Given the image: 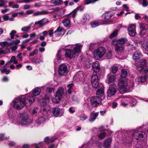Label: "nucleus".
Masks as SVG:
<instances>
[{
    "instance_id": "nucleus-3",
    "label": "nucleus",
    "mask_w": 148,
    "mask_h": 148,
    "mask_svg": "<svg viewBox=\"0 0 148 148\" xmlns=\"http://www.w3.org/2000/svg\"><path fill=\"white\" fill-rule=\"evenodd\" d=\"M119 90L122 94L129 92L130 89L127 85V82L125 79L122 78L119 80L118 83Z\"/></svg>"
},
{
    "instance_id": "nucleus-58",
    "label": "nucleus",
    "mask_w": 148,
    "mask_h": 148,
    "mask_svg": "<svg viewBox=\"0 0 148 148\" xmlns=\"http://www.w3.org/2000/svg\"><path fill=\"white\" fill-rule=\"evenodd\" d=\"M38 53V50L37 49H35L30 54V56H33L34 54H36Z\"/></svg>"
},
{
    "instance_id": "nucleus-30",
    "label": "nucleus",
    "mask_w": 148,
    "mask_h": 148,
    "mask_svg": "<svg viewBox=\"0 0 148 148\" xmlns=\"http://www.w3.org/2000/svg\"><path fill=\"white\" fill-rule=\"evenodd\" d=\"M70 21V18L69 17H67L62 21L64 25L66 27L68 26L69 25Z\"/></svg>"
},
{
    "instance_id": "nucleus-49",
    "label": "nucleus",
    "mask_w": 148,
    "mask_h": 148,
    "mask_svg": "<svg viewBox=\"0 0 148 148\" xmlns=\"http://www.w3.org/2000/svg\"><path fill=\"white\" fill-rule=\"evenodd\" d=\"M143 1L141 3H140V4L142 5L144 7H146L147 5V0H142Z\"/></svg>"
},
{
    "instance_id": "nucleus-34",
    "label": "nucleus",
    "mask_w": 148,
    "mask_h": 148,
    "mask_svg": "<svg viewBox=\"0 0 148 148\" xmlns=\"http://www.w3.org/2000/svg\"><path fill=\"white\" fill-rule=\"evenodd\" d=\"M92 63L91 61L89 60H86L84 62V65L86 67L89 68L90 67V65Z\"/></svg>"
},
{
    "instance_id": "nucleus-25",
    "label": "nucleus",
    "mask_w": 148,
    "mask_h": 148,
    "mask_svg": "<svg viewBox=\"0 0 148 148\" xmlns=\"http://www.w3.org/2000/svg\"><path fill=\"white\" fill-rule=\"evenodd\" d=\"M147 80V77L145 75H143L140 77H138L136 79V81L138 82V84H140L145 82Z\"/></svg>"
},
{
    "instance_id": "nucleus-37",
    "label": "nucleus",
    "mask_w": 148,
    "mask_h": 148,
    "mask_svg": "<svg viewBox=\"0 0 148 148\" xmlns=\"http://www.w3.org/2000/svg\"><path fill=\"white\" fill-rule=\"evenodd\" d=\"M124 47L123 46H117L116 47L115 50L118 52H122L124 50Z\"/></svg>"
},
{
    "instance_id": "nucleus-61",
    "label": "nucleus",
    "mask_w": 148,
    "mask_h": 148,
    "mask_svg": "<svg viewBox=\"0 0 148 148\" xmlns=\"http://www.w3.org/2000/svg\"><path fill=\"white\" fill-rule=\"evenodd\" d=\"M6 139H7V138L5 137L4 134H0V140Z\"/></svg>"
},
{
    "instance_id": "nucleus-12",
    "label": "nucleus",
    "mask_w": 148,
    "mask_h": 148,
    "mask_svg": "<svg viewBox=\"0 0 148 148\" xmlns=\"http://www.w3.org/2000/svg\"><path fill=\"white\" fill-rule=\"evenodd\" d=\"M91 84L93 87L97 88L99 85L97 73L94 72L91 79Z\"/></svg>"
},
{
    "instance_id": "nucleus-40",
    "label": "nucleus",
    "mask_w": 148,
    "mask_h": 148,
    "mask_svg": "<svg viewBox=\"0 0 148 148\" xmlns=\"http://www.w3.org/2000/svg\"><path fill=\"white\" fill-rule=\"evenodd\" d=\"M127 39L126 38H122L119 39L118 40V42L120 44H124L127 42Z\"/></svg>"
},
{
    "instance_id": "nucleus-50",
    "label": "nucleus",
    "mask_w": 148,
    "mask_h": 148,
    "mask_svg": "<svg viewBox=\"0 0 148 148\" xmlns=\"http://www.w3.org/2000/svg\"><path fill=\"white\" fill-rule=\"evenodd\" d=\"M106 134L105 132H103L100 133L98 135V137L101 139H103L105 137Z\"/></svg>"
},
{
    "instance_id": "nucleus-62",
    "label": "nucleus",
    "mask_w": 148,
    "mask_h": 148,
    "mask_svg": "<svg viewBox=\"0 0 148 148\" xmlns=\"http://www.w3.org/2000/svg\"><path fill=\"white\" fill-rule=\"evenodd\" d=\"M77 12L76 10H75L72 12L71 13L72 14V16L75 18Z\"/></svg>"
},
{
    "instance_id": "nucleus-21",
    "label": "nucleus",
    "mask_w": 148,
    "mask_h": 148,
    "mask_svg": "<svg viewBox=\"0 0 148 148\" xmlns=\"http://www.w3.org/2000/svg\"><path fill=\"white\" fill-rule=\"evenodd\" d=\"M92 68L95 72L96 73L97 72H98L100 69L99 63L98 61H96L93 63L92 66Z\"/></svg>"
},
{
    "instance_id": "nucleus-64",
    "label": "nucleus",
    "mask_w": 148,
    "mask_h": 148,
    "mask_svg": "<svg viewBox=\"0 0 148 148\" xmlns=\"http://www.w3.org/2000/svg\"><path fill=\"white\" fill-rule=\"evenodd\" d=\"M49 35L51 37H52L53 36V34L54 33L53 30L51 29L49 30Z\"/></svg>"
},
{
    "instance_id": "nucleus-47",
    "label": "nucleus",
    "mask_w": 148,
    "mask_h": 148,
    "mask_svg": "<svg viewBox=\"0 0 148 148\" xmlns=\"http://www.w3.org/2000/svg\"><path fill=\"white\" fill-rule=\"evenodd\" d=\"M118 70V68L116 66H112L110 69V70L113 73H115Z\"/></svg>"
},
{
    "instance_id": "nucleus-44",
    "label": "nucleus",
    "mask_w": 148,
    "mask_h": 148,
    "mask_svg": "<svg viewBox=\"0 0 148 148\" xmlns=\"http://www.w3.org/2000/svg\"><path fill=\"white\" fill-rule=\"evenodd\" d=\"M79 118L81 121H84L87 119L88 117L87 116L84 114H82L79 116Z\"/></svg>"
},
{
    "instance_id": "nucleus-5",
    "label": "nucleus",
    "mask_w": 148,
    "mask_h": 148,
    "mask_svg": "<svg viewBox=\"0 0 148 148\" xmlns=\"http://www.w3.org/2000/svg\"><path fill=\"white\" fill-rule=\"evenodd\" d=\"M20 121L18 123L22 125H26L31 123V120L29 119L28 114L25 113L20 114Z\"/></svg>"
},
{
    "instance_id": "nucleus-52",
    "label": "nucleus",
    "mask_w": 148,
    "mask_h": 148,
    "mask_svg": "<svg viewBox=\"0 0 148 148\" xmlns=\"http://www.w3.org/2000/svg\"><path fill=\"white\" fill-rule=\"evenodd\" d=\"M37 38L42 40H44L45 39V36H42V34L41 33L38 34Z\"/></svg>"
},
{
    "instance_id": "nucleus-26",
    "label": "nucleus",
    "mask_w": 148,
    "mask_h": 148,
    "mask_svg": "<svg viewBox=\"0 0 148 148\" xmlns=\"http://www.w3.org/2000/svg\"><path fill=\"white\" fill-rule=\"evenodd\" d=\"M60 51V50H59L57 54V58L55 61V64H57L60 62V60L61 58Z\"/></svg>"
},
{
    "instance_id": "nucleus-54",
    "label": "nucleus",
    "mask_w": 148,
    "mask_h": 148,
    "mask_svg": "<svg viewBox=\"0 0 148 148\" xmlns=\"http://www.w3.org/2000/svg\"><path fill=\"white\" fill-rule=\"evenodd\" d=\"M16 33V32L15 30H12L10 33V34L11 36V38L12 39H14V34Z\"/></svg>"
},
{
    "instance_id": "nucleus-28",
    "label": "nucleus",
    "mask_w": 148,
    "mask_h": 148,
    "mask_svg": "<svg viewBox=\"0 0 148 148\" xmlns=\"http://www.w3.org/2000/svg\"><path fill=\"white\" fill-rule=\"evenodd\" d=\"M104 94V88H101L99 89H98L96 92V95L100 97H102Z\"/></svg>"
},
{
    "instance_id": "nucleus-42",
    "label": "nucleus",
    "mask_w": 148,
    "mask_h": 148,
    "mask_svg": "<svg viewBox=\"0 0 148 148\" xmlns=\"http://www.w3.org/2000/svg\"><path fill=\"white\" fill-rule=\"evenodd\" d=\"M118 31L117 30H115L109 36L110 38H112L113 37H116L118 34Z\"/></svg>"
},
{
    "instance_id": "nucleus-27",
    "label": "nucleus",
    "mask_w": 148,
    "mask_h": 148,
    "mask_svg": "<svg viewBox=\"0 0 148 148\" xmlns=\"http://www.w3.org/2000/svg\"><path fill=\"white\" fill-rule=\"evenodd\" d=\"M112 140L111 138H109L106 139L104 143V147L106 148H108L110 147L111 145Z\"/></svg>"
},
{
    "instance_id": "nucleus-55",
    "label": "nucleus",
    "mask_w": 148,
    "mask_h": 148,
    "mask_svg": "<svg viewBox=\"0 0 148 148\" xmlns=\"http://www.w3.org/2000/svg\"><path fill=\"white\" fill-rule=\"evenodd\" d=\"M97 45L95 44L91 43L90 45L89 49L90 50H92L96 47Z\"/></svg>"
},
{
    "instance_id": "nucleus-56",
    "label": "nucleus",
    "mask_w": 148,
    "mask_h": 148,
    "mask_svg": "<svg viewBox=\"0 0 148 148\" xmlns=\"http://www.w3.org/2000/svg\"><path fill=\"white\" fill-rule=\"evenodd\" d=\"M147 30L141 29L140 32V35L141 36H143L146 34Z\"/></svg>"
},
{
    "instance_id": "nucleus-1",
    "label": "nucleus",
    "mask_w": 148,
    "mask_h": 148,
    "mask_svg": "<svg viewBox=\"0 0 148 148\" xmlns=\"http://www.w3.org/2000/svg\"><path fill=\"white\" fill-rule=\"evenodd\" d=\"M38 100L40 101V102L42 103V105L43 106L41 109V113L45 116H48L50 114V107L48 105H47V104L49 102V98H44L42 97L38 99Z\"/></svg>"
},
{
    "instance_id": "nucleus-63",
    "label": "nucleus",
    "mask_w": 148,
    "mask_h": 148,
    "mask_svg": "<svg viewBox=\"0 0 148 148\" xmlns=\"http://www.w3.org/2000/svg\"><path fill=\"white\" fill-rule=\"evenodd\" d=\"M117 43L118 42V41L116 40H112V45L114 46H116V47L117 46H118L117 45Z\"/></svg>"
},
{
    "instance_id": "nucleus-33",
    "label": "nucleus",
    "mask_w": 148,
    "mask_h": 148,
    "mask_svg": "<svg viewBox=\"0 0 148 148\" xmlns=\"http://www.w3.org/2000/svg\"><path fill=\"white\" fill-rule=\"evenodd\" d=\"M112 15L110 12H106L102 15L105 19H108L111 18Z\"/></svg>"
},
{
    "instance_id": "nucleus-35",
    "label": "nucleus",
    "mask_w": 148,
    "mask_h": 148,
    "mask_svg": "<svg viewBox=\"0 0 148 148\" xmlns=\"http://www.w3.org/2000/svg\"><path fill=\"white\" fill-rule=\"evenodd\" d=\"M129 98L130 99H128V100L130 101L131 106H134L136 104V101L135 99L131 97H129Z\"/></svg>"
},
{
    "instance_id": "nucleus-10",
    "label": "nucleus",
    "mask_w": 148,
    "mask_h": 148,
    "mask_svg": "<svg viewBox=\"0 0 148 148\" xmlns=\"http://www.w3.org/2000/svg\"><path fill=\"white\" fill-rule=\"evenodd\" d=\"M24 98L25 106H30L35 100L34 98L32 95H27L25 96L22 97Z\"/></svg>"
},
{
    "instance_id": "nucleus-22",
    "label": "nucleus",
    "mask_w": 148,
    "mask_h": 148,
    "mask_svg": "<svg viewBox=\"0 0 148 148\" xmlns=\"http://www.w3.org/2000/svg\"><path fill=\"white\" fill-rule=\"evenodd\" d=\"M107 77L108 84L114 83L115 82L116 79V76L115 75L110 74L108 75Z\"/></svg>"
},
{
    "instance_id": "nucleus-17",
    "label": "nucleus",
    "mask_w": 148,
    "mask_h": 148,
    "mask_svg": "<svg viewBox=\"0 0 148 148\" xmlns=\"http://www.w3.org/2000/svg\"><path fill=\"white\" fill-rule=\"evenodd\" d=\"M49 23V21L47 18H44L41 20L36 21L35 22L36 25H39V26L42 27Z\"/></svg>"
},
{
    "instance_id": "nucleus-60",
    "label": "nucleus",
    "mask_w": 148,
    "mask_h": 148,
    "mask_svg": "<svg viewBox=\"0 0 148 148\" xmlns=\"http://www.w3.org/2000/svg\"><path fill=\"white\" fill-rule=\"evenodd\" d=\"M2 17L3 18V21H5L8 20L9 18V16L6 15H3L2 16Z\"/></svg>"
},
{
    "instance_id": "nucleus-7",
    "label": "nucleus",
    "mask_w": 148,
    "mask_h": 148,
    "mask_svg": "<svg viewBox=\"0 0 148 148\" xmlns=\"http://www.w3.org/2000/svg\"><path fill=\"white\" fill-rule=\"evenodd\" d=\"M64 89L62 87H60L58 89L55 98L53 99V102L57 103L60 100L64 94Z\"/></svg>"
},
{
    "instance_id": "nucleus-48",
    "label": "nucleus",
    "mask_w": 148,
    "mask_h": 148,
    "mask_svg": "<svg viewBox=\"0 0 148 148\" xmlns=\"http://www.w3.org/2000/svg\"><path fill=\"white\" fill-rule=\"evenodd\" d=\"M31 61L36 64H39L41 62V60L39 58L32 59Z\"/></svg>"
},
{
    "instance_id": "nucleus-31",
    "label": "nucleus",
    "mask_w": 148,
    "mask_h": 148,
    "mask_svg": "<svg viewBox=\"0 0 148 148\" xmlns=\"http://www.w3.org/2000/svg\"><path fill=\"white\" fill-rule=\"evenodd\" d=\"M50 2L56 5H60L63 3L62 0H51Z\"/></svg>"
},
{
    "instance_id": "nucleus-2",
    "label": "nucleus",
    "mask_w": 148,
    "mask_h": 148,
    "mask_svg": "<svg viewBox=\"0 0 148 148\" xmlns=\"http://www.w3.org/2000/svg\"><path fill=\"white\" fill-rule=\"evenodd\" d=\"M24 99V98L22 97L15 99L13 101V108L18 110L22 109L25 106Z\"/></svg>"
},
{
    "instance_id": "nucleus-16",
    "label": "nucleus",
    "mask_w": 148,
    "mask_h": 148,
    "mask_svg": "<svg viewBox=\"0 0 148 148\" xmlns=\"http://www.w3.org/2000/svg\"><path fill=\"white\" fill-rule=\"evenodd\" d=\"M84 78V75L83 72L82 71H79L75 74L74 79L76 81H81Z\"/></svg>"
},
{
    "instance_id": "nucleus-11",
    "label": "nucleus",
    "mask_w": 148,
    "mask_h": 148,
    "mask_svg": "<svg viewBox=\"0 0 148 148\" xmlns=\"http://www.w3.org/2000/svg\"><path fill=\"white\" fill-rule=\"evenodd\" d=\"M58 71L60 75L63 76H66L67 75L69 71L67 66L63 64L59 67Z\"/></svg>"
},
{
    "instance_id": "nucleus-14",
    "label": "nucleus",
    "mask_w": 148,
    "mask_h": 148,
    "mask_svg": "<svg viewBox=\"0 0 148 148\" xmlns=\"http://www.w3.org/2000/svg\"><path fill=\"white\" fill-rule=\"evenodd\" d=\"M147 62L145 60H142L138 62L136 64V68L137 70L141 72H142L146 66Z\"/></svg>"
},
{
    "instance_id": "nucleus-36",
    "label": "nucleus",
    "mask_w": 148,
    "mask_h": 148,
    "mask_svg": "<svg viewBox=\"0 0 148 148\" xmlns=\"http://www.w3.org/2000/svg\"><path fill=\"white\" fill-rule=\"evenodd\" d=\"M113 55V53L112 51H108L106 53V56L107 59H109L111 58Z\"/></svg>"
},
{
    "instance_id": "nucleus-41",
    "label": "nucleus",
    "mask_w": 148,
    "mask_h": 148,
    "mask_svg": "<svg viewBox=\"0 0 148 148\" xmlns=\"http://www.w3.org/2000/svg\"><path fill=\"white\" fill-rule=\"evenodd\" d=\"M45 121L44 118L43 117L38 118L36 120V122L38 124H40L42 123Z\"/></svg>"
},
{
    "instance_id": "nucleus-59",
    "label": "nucleus",
    "mask_w": 148,
    "mask_h": 148,
    "mask_svg": "<svg viewBox=\"0 0 148 148\" xmlns=\"http://www.w3.org/2000/svg\"><path fill=\"white\" fill-rule=\"evenodd\" d=\"M46 90L47 92H48L49 93H50L53 90V88L49 87H47L46 89Z\"/></svg>"
},
{
    "instance_id": "nucleus-38",
    "label": "nucleus",
    "mask_w": 148,
    "mask_h": 148,
    "mask_svg": "<svg viewBox=\"0 0 148 148\" xmlns=\"http://www.w3.org/2000/svg\"><path fill=\"white\" fill-rule=\"evenodd\" d=\"M127 71L125 69H122L121 71V76L122 78H125L127 75Z\"/></svg>"
},
{
    "instance_id": "nucleus-18",
    "label": "nucleus",
    "mask_w": 148,
    "mask_h": 148,
    "mask_svg": "<svg viewBox=\"0 0 148 148\" xmlns=\"http://www.w3.org/2000/svg\"><path fill=\"white\" fill-rule=\"evenodd\" d=\"M49 12L46 10H42L41 11H37L36 12L33 13L32 15L33 16H36L43 15L48 14Z\"/></svg>"
},
{
    "instance_id": "nucleus-57",
    "label": "nucleus",
    "mask_w": 148,
    "mask_h": 148,
    "mask_svg": "<svg viewBox=\"0 0 148 148\" xmlns=\"http://www.w3.org/2000/svg\"><path fill=\"white\" fill-rule=\"evenodd\" d=\"M30 29V26H27L24 27L22 28L21 29V30L23 32H25L28 30H29Z\"/></svg>"
},
{
    "instance_id": "nucleus-8",
    "label": "nucleus",
    "mask_w": 148,
    "mask_h": 148,
    "mask_svg": "<svg viewBox=\"0 0 148 148\" xmlns=\"http://www.w3.org/2000/svg\"><path fill=\"white\" fill-rule=\"evenodd\" d=\"M65 31L62 27H58L55 31V36L52 39V41H57L60 39V37L62 36L64 34Z\"/></svg>"
},
{
    "instance_id": "nucleus-32",
    "label": "nucleus",
    "mask_w": 148,
    "mask_h": 148,
    "mask_svg": "<svg viewBox=\"0 0 148 148\" xmlns=\"http://www.w3.org/2000/svg\"><path fill=\"white\" fill-rule=\"evenodd\" d=\"M41 91V89L38 87H36L32 92L33 95L34 96L39 95Z\"/></svg>"
},
{
    "instance_id": "nucleus-19",
    "label": "nucleus",
    "mask_w": 148,
    "mask_h": 148,
    "mask_svg": "<svg viewBox=\"0 0 148 148\" xmlns=\"http://www.w3.org/2000/svg\"><path fill=\"white\" fill-rule=\"evenodd\" d=\"M142 55L139 50L136 51L133 55V59L134 60H137L140 58Z\"/></svg>"
},
{
    "instance_id": "nucleus-20",
    "label": "nucleus",
    "mask_w": 148,
    "mask_h": 148,
    "mask_svg": "<svg viewBox=\"0 0 148 148\" xmlns=\"http://www.w3.org/2000/svg\"><path fill=\"white\" fill-rule=\"evenodd\" d=\"M65 51V56L67 58H71L75 54L74 51L70 49H66Z\"/></svg>"
},
{
    "instance_id": "nucleus-39",
    "label": "nucleus",
    "mask_w": 148,
    "mask_h": 148,
    "mask_svg": "<svg viewBox=\"0 0 148 148\" xmlns=\"http://www.w3.org/2000/svg\"><path fill=\"white\" fill-rule=\"evenodd\" d=\"M90 16L88 14H85L84 17L83 18L82 21L83 23H85L88 21L90 19Z\"/></svg>"
},
{
    "instance_id": "nucleus-4",
    "label": "nucleus",
    "mask_w": 148,
    "mask_h": 148,
    "mask_svg": "<svg viewBox=\"0 0 148 148\" xmlns=\"http://www.w3.org/2000/svg\"><path fill=\"white\" fill-rule=\"evenodd\" d=\"M148 133L147 131L145 132L142 131L141 128L140 127L135 130L133 135L136 139L141 141L143 140L144 137Z\"/></svg>"
},
{
    "instance_id": "nucleus-24",
    "label": "nucleus",
    "mask_w": 148,
    "mask_h": 148,
    "mask_svg": "<svg viewBox=\"0 0 148 148\" xmlns=\"http://www.w3.org/2000/svg\"><path fill=\"white\" fill-rule=\"evenodd\" d=\"M82 47V45L79 43L76 44L75 45V47L73 49L74 51V52L75 53L80 52Z\"/></svg>"
},
{
    "instance_id": "nucleus-13",
    "label": "nucleus",
    "mask_w": 148,
    "mask_h": 148,
    "mask_svg": "<svg viewBox=\"0 0 148 148\" xmlns=\"http://www.w3.org/2000/svg\"><path fill=\"white\" fill-rule=\"evenodd\" d=\"M91 105L93 107H95L100 104L101 101V99L97 96L92 97L90 100Z\"/></svg>"
},
{
    "instance_id": "nucleus-29",
    "label": "nucleus",
    "mask_w": 148,
    "mask_h": 148,
    "mask_svg": "<svg viewBox=\"0 0 148 148\" xmlns=\"http://www.w3.org/2000/svg\"><path fill=\"white\" fill-rule=\"evenodd\" d=\"M52 112L55 116H57L60 113V109L58 107H55L53 108Z\"/></svg>"
},
{
    "instance_id": "nucleus-43",
    "label": "nucleus",
    "mask_w": 148,
    "mask_h": 148,
    "mask_svg": "<svg viewBox=\"0 0 148 148\" xmlns=\"http://www.w3.org/2000/svg\"><path fill=\"white\" fill-rule=\"evenodd\" d=\"M10 51V50L8 48L6 49L5 50H2L0 48V54H5L9 53Z\"/></svg>"
},
{
    "instance_id": "nucleus-6",
    "label": "nucleus",
    "mask_w": 148,
    "mask_h": 148,
    "mask_svg": "<svg viewBox=\"0 0 148 148\" xmlns=\"http://www.w3.org/2000/svg\"><path fill=\"white\" fill-rule=\"evenodd\" d=\"M106 53L105 48L102 47H99L95 49L93 52L94 57L98 60L102 57Z\"/></svg>"
},
{
    "instance_id": "nucleus-23",
    "label": "nucleus",
    "mask_w": 148,
    "mask_h": 148,
    "mask_svg": "<svg viewBox=\"0 0 148 148\" xmlns=\"http://www.w3.org/2000/svg\"><path fill=\"white\" fill-rule=\"evenodd\" d=\"M98 115L97 112H92L91 113L90 115L89 119V121L92 122L96 119Z\"/></svg>"
},
{
    "instance_id": "nucleus-46",
    "label": "nucleus",
    "mask_w": 148,
    "mask_h": 148,
    "mask_svg": "<svg viewBox=\"0 0 148 148\" xmlns=\"http://www.w3.org/2000/svg\"><path fill=\"white\" fill-rule=\"evenodd\" d=\"M147 25L145 24H141L140 25L141 29L148 30Z\"/></svg>"
},
{
    "instance_id": "nucleus-9",
    "label": "nucleus",
    "mask_w": 148,
    "mask_h": 148,
    "mask_svg": "<svg viewBox=\"0 0 148 148\" xmlns=\"http://www.w3.org/2000/svg\"><path fill=\"white\" fill-rule=\"evenodd\" d=\"M117 92V87L114 84L110 85L107 90V96L111 97L114 95Z\"/></svg>"
},
{
    "instance_id": "nucleus-15",
    "label": "nucleus",
    "mask_w": 148,
    "mask_h": 148,
    "mask_svg": "<svg viewBox=\"0 0 148 148\" xmlns=\"http://www.w3.org/2000/svg\"><path fill=\"white\" fill-rule=\"evenodd\" d=\"M136 26L135 25H130L128 27L127 30L129 32V35L132 36H135L136 34Z\"/></svg>"
},
{
    "instance_id": "nucleus-51",
    "label": "nucleus",
    "mask_w": 148,
    "mask_h": 148,
    "mask_svg": "<svg viewBox=\"0 0 148 148\" xmlns=\"http://www.w3.org/2000/svg\"><path fill=\"white\" fill-rule=\"evenodd\" d=\"M55 140H51L50 139H49L48 137H46L45 139V142L47 144H48L49 143L53 142Z\"/></svg>"
},
{
    "instance_id": "nucleus-45",
    "label": "nucleus",
    "mask_w": 148,
    "mask_h": 148,
    "mask_svg": "<svg viewBox=\"0 0 148 148\" xmlns=\"http://www.w3.org/2000/svg\"><path fill=\"white\" fill-rule=\"evenodd\" d=\"M90 25L92 27L95 28L98 26L99 23L98 22L93 21L91 22Z\"/></svg>"
},
{
    "instance_id": "nucleus-53",
    "label": "nucleus",
    "mask_w": 148,
    "mask_h": 148,
    "mask_svg": "<svg viewBox=\"0 0 148 148\" xmlns=\"http://www.w3.org/2000/svg\"><path fill=\"white\" fill-rule=\"evenodd\" d=\"M44 145L43 143H40L38 144H33V146H34L35 148H38L40 146H42Z\"/></svg>"
}]
</instances>
